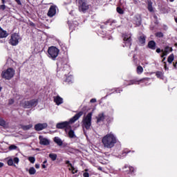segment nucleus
Returning <instances> with one entry per match:
<instances>
[{
    "label": "nucleus",
    "instance_id": "35",
    "mask_svg": "<svg viewBox=\"0 0 177 177\" xmlns=\"http://www.w3.org/2000/svg\"><path fill=\"white\" fill-rule=\"evenodd\" d=\"M28 160L30 161V162H31V164H34V162H35V157H29Z\"/></svg>",
    "mask_w": 177,
    "mask_h": 177
},
{
    "label": "nucleus",
    "instance_id": "23",
    "mask_svg": "<svg viewBox=\"0 0 177 177\" xmlns=\"http://www.w3.org/2000/svg\"><path fill=\"white\" fill-rule=\"evenodd\" d=\"M174 54H171L168 58H167V62L168 63H169V64H171L172 62H174Z\"/></svg>",
    "mask_w": 177,
    "mask_h": 177
},
{
    "label": "nucleus",
    "instance_id": "1",
    "mask_svg": "<svg viewBox=\"0 0 177 177\" xmlns=\"http://www.w3.org/2000/svg\"><path fill=\"white\" fill-rule=\"evenodd\" d=\"M84 114L83 111H80L77 113H76L72 118L69 120V121H65L62 122H59L56 124V128L57 129H64L65 128V132H67V129H71V126L70 124H74L75 121L80 120L81 117H82Z\"/></svg>",
    "mask_w": 177,
    "mask_h": 177
},
{
    "label": "nucleus",
    "instance_id": "55",
    "mask_svg": "<svg viewBox=\"0 0 177 177\" xmlns=\"http://www.w3.org/2000/svg\"><path fill=\"white\" fill-rule=\"evenodd\" d=\"M134 3H138V1L137 0H133Z\"/></svg>",
    "mask_w": 177,
    "mask_h": 177
},
{
    "label": "nucleus",
    "instance_id": "52",
    "mask_svg": "<svg viewBox=\"0 0 177 177\" xmlns=\"http://www.w3.org/2000/svg\"><path fill=\"white\" fill-rule=\"evenodd\" d=\"M2 167H3V162H0V168H2Z\"/></svg>",
    "mask_w": 177,
    "mask_h": 177
},
{
    "label": "nucleus",
    "instance_id": "56",
    "mask_svg": "<svg viewBox=\"0 0 177 177\" xmlns=\"http://www.w3.org/2000/svg\"><path fill=\"white\" fill-rule=\"evenodd\" d=\"M156 75H157V77H158L160 75V73H157Z\"/></svg>",
    "mask_w": 177,
    "mask_h": 177
},
{
    "label": "nucleus",
    "instance_id": "21",
    "mask_svg": "<svg viewBox=\"0 0 177 177\" xmlns=\"http://www.w3.org/2000/svg\"><path fill=\"white\" fill-rule=\"evenodd\" d=\"M68 135L71 139H74V138H77V136H75V132H74V130L73 129L69 130Z\"/></svg>",
    "mask_w": 177,
    "mask_h": 177
},
{
    "label": "nucleus",
    "instance_id": "61",
    "mask_svg": "<svg viewBox=\"0 0 177 177\" xmlns=\"http://www.w3.org/2000/svg\"><path fill=\"white\" fill-rule=\"evenodd\" d=\"M164 60H165V57H163V59H162V62H164Z\"/></svg>",
    "mask_w": 177,
    "mask_h": 177
},
{
    "label": "nucleus",
    "instance_id": "12",
    "mask_svg": "<svg viewBox=\"0 0 177 177\" xmlns=\"http://www.w3.org/2000/svg\"><path fill=\"white\" fill-rule=\"evenodd\" d=\"M48 128V124L46 123H38L35 125V131H42V129H45Z\"/></svg>",
    "mask_w": 177,
    "mask_h": 177
},
{
    "label": "nucleus",
    "instance_id": "40",
    "mask_svg": "<svg viewBox=\"0 0 177 177\" xmlns=\"http://www.w3.org/2000/svg\"><path fill=\"white\" fill-rule=\"evenodd\" d=\"M5 9H6V6H5V4L0 6V10H5Z\"/></svg>",
    "mask_w": 177,
    "mask_h": 177
},
{
    "label": "nucleus",
    "instance_id": "62",
    "mask_svg": "<svg viewBox=\"0 0 177 177\" xmlns=\"http://www.w3.org/2000/svg\"><path fill=\"white\" fill-rule=\"evenodd\" d=\"M103 26H101V28H102Z\"/></svg>",
    "mask_w": 177,
    "mask_h": 177
},
{
    "label": "nucleus",
    "instance_id": "32",
    "mask_svg": "<svg viewBox=\"0 0 177 177\" xmlns=\"http://www.w3.org/2000/svg\"><path fill=\"white\" fill-rule=\"evenodd\" d=\"M116 10H117L118 13H119L120 15H124V10H122L121 8L118 7Z\"/></svg>",
    "mask_w": 177,
    "mask_h": 177
},
{
    "label": "nucleus",
    "instance_id": "51",
    "mask_svg": "<svg viewBox=\"0 0 177 177\" xmlns=\"http://www.w3.org/2000/svg\"><path fill=\"white\" fill-rule=\"evenodd\" d=\"M66 164H68L69 165V167H70V164H71V163H70V160H66Z\"/></svg>",
    "mask_w": 177,
    "mask_h": 177
},
{
    "label": "nucleus",
    "instance_id": "36",
    "mask_svg": "<svg viewBox=\"0 0 177 177\" xmlns=\"http://www.w3.org/2000/svg\"><path fill=\"white\" fill-rule=\"evenodd\" d=\"M17 149V146L15 145H12L9 147V150H16Z\"/></svg>",
    "mask_w": 177,
    "mask_h": 177
},
{
    "label": "nucleus",
    "instance_id": "37",
    "mask_svg": "<svg viewBox=\"0 0 177 177\" xmlns=\"http://www.w3.org/2000/svg\"><path fill=\"white\" fill-rule=\"evenodd\" d=\"M12 161H13V162H15V164H19V161H20V160L19 159V158L15 157V158H14Z\"/></svg>",
    "mask_w": 177,
    "mask_h": 177
},
{
    "label": "nucleus",
    "instance_id": "20",
    "mask_svg": "<svg viewBox=\"0 0 177 177\" xmlns=\"http://www.w3.org/2000/svg\"><path fill=\"white\" fill-rule=\"evenodd\" d=\"M54 142L56 143L58 146H63V141L59 137H55L54 138Z\"/></svg>",
    "mask_w": 177,
    "mask_h": 177
},
{
    "label": "nucleus",
    "instance_id": "25",
    "mask_svg": "<svg viewBox=\"0 0 177 177\" xmlns=\"http://www.w3.org/2000/svg\"><path fill=\"white\" fill-rule=\"evenodd\" d=\"M28 172L30 175H35V174L37 173V170H35V168L34 167H30Z\"/></svg>",
    "mask_w": 177,
    "mask_h": 177
},
{
    "label": "nucleus",
    "instance_id": "13",
    "mask_svg": "<svg viewBox=\"0 0 177 177\" xmlns=\"http://www.w3.org/2000/svg\"><path fill=\"white\" fill-rule=\"evenodd\" d=\"M57 8V7L56 6H51L49 8L48 16H49V17H53L55 15H56Z\"/></svg>",
    "mask_w": 177,
    "mask_h": 177
},
{
    "label": "nucleus",
    "instance_id": "46",
    "mask_svg": "<svg viewBox=\"0 0 177 177\" xmlns=\"http://www.w3.org/2000/svg\"><path fill=\"white\" fill-rule=\"evenodd\" d=\"M15 1L17 3H18V5H21V1H20V0H15Z\"/></svg>",
    "mask_w": 177,
    "mask_h": 177
},
{
    "label": "nucleus",
    "instance_id": "3",
    "mask_svg": "<svg viewBox=\"0 0 177 177\" xmlns=\"http://www.w3.org/2000/svg\"><path fill=\"white\" fill-rule=\"evenodd\" d=\"M82 124L83 128L91 129L92 125V113H88L86 116L83 118Z\"/></svg>",
    "mask_w": 177,
    "mask_h": 177
},
{
    "label": "nucleus",
    "instance_id": "16",
    "mask_svg": "<svg viewBox=\"0 0 177 177\" xmlns=\"http://www.w3.org/2000/svg\"><path fill=\"white\" fill-rule=\"evenodd\" d=\"M162 55H161V57H165V56H167L169 53V52H172V48L171 47H165L164 50H162Z\"/></svg>",
    "mask_w": 177,
    "mask_h": 177
},
{
    "label": "nucleus",
    "instance_id": "39",
    "mask_svg": "<svg viewBox=\"0 0 177 177\" xmlns=\"http://www.w3.org/2000/svg\"><path fill=\"white\" fill-rule=\"evenodd\" d=\"M136 82H137L136 80H130L127 85H133L134 84H136Z\"/></svg>",
    "mask_w": 177,
    "mask_h": 177
},
{
    "label": "nucleus",
    "instance_id": "60",
    "mask_svg": "<svg viewBox=\"0 0 177 177\" xmlns=\"http://www.w3.org/2000/svg\"><path fill=\"white\" fill-rule=\"evenodd\" d=\"M175 0H169L170 2H174Z\"/></svg>",
    "mask_w": 177,
    "mask_h": 177
},
{
    "label": "nucleus",
    "instance_id": "9",
    "mask_svg": "<svg viewBox=\"0 0 177 177\" xmlns=\"http://www.w3.org/2000/svg\"><path fill=\"white\" fill-rule=\"evenodd\" d=\"M89 9V6L87 5L84 0H79V10L81 12H86Z\"/></svg>",
    "mask_w": 177,
    "mask_h": 177
},
{
    "label": "nucleus",
    "instance_id": "30",
    "mask_svg": "<svg viewBox=\"0 0 177 177\" xmlns=\"http://www.w3.org/2000/svg\"><path fill=\"white\" fill-rule=\"evenodd\" d=\"M148 10H149V12H153V5L151 2L148 3Z\"/></svg>",
    "mask_w": 177,
    "mask_h": 177
},
{
    "label": "nucleus",
    "instance_id": "26",
    "mask_svg": "<svg viewBox=\"0 0 177 177\" xmlns=\"http://www.w3.org/2000/svg\"><path fill=\"white\" fill-rule=\"evenodd\" d=\"M140 44H145L146 42V36H140L139 38Z\"/></svg>",
    "mask_w": 177,
    "mask_h": 177
},
{
    "label": "nucleus",
    "instance_id": "58",
    "mask_svg": "<svg viewBox=\"0 0 177 177\" xmlns=\"http://www.w3.org/2000/svg\"><path fill=\"white\" fill-rule=\"evenodd\" d=\"M2 91V87L0 86V92Z\"/></svg>",
    "mask_w": 177,
    "mask_h": 177
},
{
    "label": "nucleus",
    "instance_id": "49",
    "mask_svg": "<svg viewBox=\"0 0 177 177\" xmlns=\"http://www.w3.org/2000/svg\"><path fill=\"white\" fill-rule=\"evenodd\" d=\"M156 52H157V53H160V52H161V49L157 48Z\"/></svg>",
    "mask_w": 177,
    "mask_h": 177
},
{
    "label": "nucleus",
    "instance_id": "44",
    "mask_svg": "<svg viewBox=\"0 0 177 177\" xmlns=\"http://www.w3.org/2000/svg\"><path fill=\"white\" fill-rule=\"evenodd\" d=\"M91 103H96V99L95 98H93L90 100Z\"/></svg>",
    "mask_w": 177,
    "mask_h": 177
},
{
    "label": "nucleus",
    "instance_id": "48",
    "mask_svg": "<svg viewBox=\"0 0 177 177\" xmlns=\"http://www.w3.org/2000/svg\"><path fill=\"white\" fill-rule=\"evenodd\" d=\"M6 3V0H1V3H3V5H5Z\"/></svg>",
    "mask_w": 177,
    "mask_h": 177
},
{
    "label": "nucleus",
    "instance_id": "31",
    "mask_svg": "<svg viewBox=\"0 0 177 177\" xmlns=\"http://www.w3.org/2000/svg\"><path fill=\"white\" fill-rule=\"evenodd\" d=\"M156 37H158V38H162L164 37V34L161 32H158L156 33Z\"/></svg>",
    "mask_w": 177,
    "mask_h": 177
},
{
    "label": "nucleus",
    "instance_id": "33",
    "mask_svg": "<svg viewBox=\"0 0 177 177\" xmlns=\"http://www.w3.org/2000/svg\"><path fill=\"white\" fill-rule=\"evenodd\" d=\"M73 76H68L67 78H66V82H68V84H70V82H73Z\"/></svg>",
    "mask_w": 177,
    "mask_h": 177
},
{
    "label": "nucleus",
    "instance_id": "24",
    "mask_svg": "<svg viewBox=\"0 0 177 177\" xmlns=\"http://www.w3.org/2000/svg\"><path fill=\"white\" fill-rule=\"evenodd\" d=\"M32 127V124L23 125L21 128L22 129H24V131H28V129H31Z\"/></svg>",
    "mask_w": 177,
    "mask_h": 177
},
{
    "label": "nucleus",
    "instance_id": "14",
    "mask_svg": "<svg viewBox=\"0 0 177 177\" xmlns=\"http://www.w3.org/2000/svg\"><path fill=\"white\" fill-rule=\"evenodd\" d=\"M105 26H111L113 28H115L117 26V21L114 19H109L108 21L104 23Z\"/></svg>",
    "mask_w": 177,
    "mask_h": 177
},
{
    "label": "nucleus",
    "instance_id": "15",
    "mask_svg": "<svg viewBox=\"0 0 177 177\" xmlns=\"http://www.w3.org/2000/svg\"><path fill=\"white\" fill-rule=\"evenodd\" d=\"M105 118L106 115H104V113L102 112L99 113L96 117L97 124H99V122H103Z\"/></svg>",
    "mask_w": 177,
    "mask_h": 177
},
{
    "label": "nucleus",
    "instance_id": "17",
    "mask_svg": "<svg viewBox=\"0 0 177 177\" xmlns=\"http://www.w3.org/2000/svg\"><path fill=\"white\" fill-rule=\"evenodd\" d=\"M54 102L57 106H59V104H62L63 103V98L57 95L56 97H54Z\"/></svg>",
    "mask_w": 177,
    "mask_h": 177
},
{
    "label": "nucleus",
    "instance_id": "29",
    "mask_svg": "<svg viewBox=\"0 0 177 177\" xmlns=\"http://www.w3.org/2000/svg\"><path fill=\"white\" fill-rule=\"evenodd\" d=\"M142 73H143V67L138 66L137 67V73L138 74H142Z\"/></svg>",
    "mask_w": 177,
    "mask_h": 177
},
{
    "label": "nucleus",
    "instance_id": "59",
    "mask_svg": "<svg viewBox=\"0 0 177 177\" xmlns=\"http://www.w3.org/2000/svg\"><path fill=\"white\" fill-rule=\"evenodd\" d=\"M116 93H120V91L116 90Z\"/></svg>",
    "mask_w": 177,
    "mask_h": 177
},
{
    "label": "nucleus",
    "instance_id": "8",
    "mask_svg": "<svg viewBox=\"0 0 177 177\" xmlns=\"http://www.w3.org/2000/svg\"><path fill=\"white\" fill-rule=\"evenodd\" d=\"M38 104V100H32L30 101H26L23 106L24 109H31V107H35Z\"/></svg>",
    "mask_w": 177,
    "mask_h": 177
},
{
    "label": "nucleus",
    "instance_id": "41",
    "mask_svg": "<svg viewBox=\"0 0 177 177\" xmlns=\"http://www.w3.org/2000/svg\"><path fill=\"white\" fill-rule=\"evenodd\" d=\"M124 168H129V171H131V172H133V167H128V166H124Z\"/></svg>",
    "mask_w": 177,
    "mask_h": 177
},
{
    "label": "nucleus",
    "instance_id": "19",
    "mask_svg": "<svg viewBox=\"0 0 177 177\" xmlns=\"http://www.w3.org/2000/svg\"><path fill=\"white\" fill-rule=\"evenodd\" d=\"M148 47L149 48V49H151L152 50H155V49H156V41H154L153 40L149 41Z\"/></svg>",
    "mask_w": 177,
    "mask_h": 177
},
{
    "label": "nucleus",
    "instance_id": "47",
    "mask_svg": "<svg viewBox=\"0 0 177 177\" xmlns=\"http://www.w3.org/2000/svg\"><path fill=\"white\" fill-rule=\"evenodd\" d=\"M35 168H36L37 169H39V164H36V165H35Z\"/></svg>",
    "mask_w": 177,
    "mask_h": 177
},
{
    "label": "nucleus",
    "instance_id": "34",
    "mask_svg": "<svg viewBox=\"0 0 177 177\" xmlns=\"http://www.w3.org/2000/svg\"><path fill=\"white\" fill-rule=\"evenodd\" d=\"M0 125L1 127H5V125H6V122H5L3 119L0 118Z\"/></svg>",
    "mask_w": 177,
    "mask_h": 177
},
{
    "label": "nucleus",
    "instance_id": "42",
    "mask_svg": "<svg viewBox=\"0 0 177 177\" xmlns=\"http://www.w3.org/2000/svg\"><path fill=\"white\" fill-rule=\"evenodd\" d=\"M13 103H15V100H13V99L9 100L8 104L11 105L13 104Z\"/></svg>",
    "mask_w": 177,
    "mask_h": 177
},
{
    "label": "nucleus",
    "instance_id": "11",
    "mask_svg": "<svg viewBox=\"0 0 177 177\" xmlns=\"http://www.w3.org/2000/svg\"><path fill=\"white\" fill-rule=\"evenodd\" d=\"M133 23L138 27L142 24V17L139 15H136L133 18Z\"/></svg>",
    "mask_w": 177,
    "mask_h": 177
},
{
    "label": "nucleus",
    "instance_id": "50",
    "mask_svg": "<svg viewBox=\"0 0 177 177\" xmlns=\"http://www.w3.org/2000/svg\"><path fill=\"white\" fill-rule=\"evenodd\" d=\"M41 167L43 169L46 168V165H45V164H44V163L41 165Z\"/></svg>",
    "mask_w": 177,
    "mask_h": 177
},
{
    "label": "nucleus",
    "instance_id": "54",
    "mask_svg": "<svg viewBox=\"0 0 177 177\" xmlns=\"http://www.w3.org/2000/svg\"><path fill=\"white\" fill-rule=\"evenodd\" d=\"M176 64H174V68H176Z\"/></svg>",
    "mask_w": 177,
    "mask_h": 177
},
{
    "label": "nucleus",
    "instance_id": "10",
    "mask_svg": "<svg viewBox=\"0 0 177 177\" xmlns=\"http://www.w3.org/2000/svg\"><path fill=\"white\" fill-rule=\"evenodd\" d=\"M39 140L40 145H42L43 146H49L50 145V140L42 136H39Z\"/></svg>",
    "mask_w": 177,
    "mask_h": 177
},
{
    "label": "nucleus",
    "instance_id": "4",
    "mask_svg": "<svg viewBox=\"0 0 177 177\" xmlns=\"http://www.w3.org/2000/svg\"><path fill=\"white\" fill-rule=\"evenodd\" d=\"M15 76V70L12 68H9L7 70L4 71L1 73L2 78L5 80H12Z\"/></svg>",
    "mask_w": 177,
    "mask_h": 177
},
{
    "label": "nucleus",
    "instance_id": "7",
    "mask_svg": "<svg viewBox=\"0 0 177 177\" xmlns=\"http://www.w3.org/2000/svg\"><path fill=\"white\" fill-rule=\"evenodd\" d=\"M132 35L127 33L123 35V41L125 46H129L131 48V45H132Z\"/></svg>",
    "mask_w": 177,
    "mask_h": 177
},
{
    "label": "nucleus",
    "instance_id": "18",
    "mask_svg": "<svg viewBox=\"0 0 177 177\" xmlns=\"http://www.w3.org/2000/svg\"><path fill=\"white\" fill-rule=\"evenodd\" d=\"M8 35H9L8 32H6V30H4L1 28H0V38H6Z\"/></svg>",
    "mask_w": 177,
    "mask_h": 177
},
{
    "label": "nucleus",
    "instance_id": "57",
    "mask_svg": "<svg viewBox=\"0 0 177 177\" xmlns=\"http://www.w3.org/2000/svg\"><path fill=\"white\" fill-rule=\"evenodd\" d=\"M46 162H47V160H44L43 164H46Z\"/></svg>",
    "mask_w": 177,
    "mask_h": 177
},
{
    "label": "nucleus",
    "instance_id": "38",
    "mask_svg": "<svg viewBox=\"0 0 177 177\" xmlns=\"http://www.w3.org/2000/svg\"><path fill=\"white\" fill-rule=\"evenodd\" d=\"M8 165H10V166L13 165V159H10L8 160Z\"/></svg>",
    "mask_w": 177,
    "mask_h": 177
},
{
    "label": "nucleus",
    "instance_id": "43",
    "mask_svg": "<svg viewBox=\"0 0 177 177\" xmlns=\"http://www.w3.org/2000/svg\"><path fill=\"white\" fill-rule=\"evenodd\" d=\"M83 176H84V177H89V173H88V172L84 173V174H83Z\"/></svg>",
    "mask_w": 177,
    "mask_h": 177
},
{
    "label": "nucleus",
    "instance_id": "63",
    "mask_svg": "<svg viewBox=\"0 0 177 177\" xmlns=\"http://www.w3.org/2000/svg\"><path fill=\"white\" fill-rule=\"evenodd\" d=\"M176 64H177V62H176Z\"/></svg>",
    "mask_w": 177,
    "mask_h": 177
},
{
    "label": "nucleus",
    "instance_id": "5",
    "mask_svg": "<svg viewBox=\"0 0 177 177\" xmlns=\"http://www.w3.org/2000/svg\"><path fill=\"white\" fill-rule=\"evenodd\" d=\"M48 57H50L53 59V60H55L56 57L59 56V50L55 46H51L48 48Z\"/></svg>",
    "mask_w": 177,
    "mask_h": 177
},
{
    "label": "nucleus",
    "instance_id": "28",
    "mask_svg": "<svg viewBox=\"0 0 177 177\" xmlns=\"http://www.w3.org/2000/svg\"><path fill=\"white\" fill-rule=\"evenodd\" d=\"M76 26H78V22H77L76 21H74L73 25L69 26V28H71V30H75Z\"/></svg>",
    "mask_w": 177,
    "mask_h": 177
},
{
    "label": "nucleus",
    "instance_id": "22",
    "mask_svg": "<svg viewBox=\"0 0 177 177\" xmlns=\"http://www.w3.org/2000/svg\"><path fill=\"white\" fill-rule=\"evenodd\" d=\"M70 168H69V171H72V174H77V172H78V170L76 169L74 166L72 164H70Z\"/></svg>",
    "mask_w": 177,
    "mask_h": 177
},
{
    "label": "nucleus",
    "instance_id": "27",
    "mask_svg": "<svg viewBox=\"0 0 177 177\" xmlns=\"http://www.w3.org/2000/svg\"><path fill=\"white\" fill-rule=\"evenodd\" d=\"M49 157L52 159L53 161H56V158H57V155L56 153H50Z\"/></svg>",
    "mask_w": 177,
    "mask_h": 177
},
{
    "label": "nucleus",
    "instance_id": "45",
    "mask_svg": "<svg viewBox=\"0 0 177 177\" xmlns=\"http://www.w3.org/2000/svg\"><path fill=\"white\" fill-rule=\"evenodd\" d=\"M57 67H60V66H63L62 64V62H58L57 63Z\"/></svg>",
    "mask_w": 177,
    "mask_h": 177
},
{
    "label": "nucleus",
    "instance_id": "53",
    "mask_svg": "<svg viewBox=\"0 0 177 177\" xmlns=\"http://www.w3.org/2000/svg\"><path fill=\"white\" fill-rule=\"evenodd\" d=\"M165 63V70H167V62H164Z\"/></svg>",
    "mask_w": 177,
    "mask_h": 177
},
{
    "label": "nucleus",
    "instance_id": "2",
    "mask_svg": "<svg viewBox=\"0 0 177 177\" xmlns=\"http://www.w3.org/2000/svg\"><path fill=\"white\" fill-rule=\"evenodd\" d=\"M102 143L104 149H113L117 143V137L111 132L102 138Z\"/></svg>",
    "mask_w": 177,
    "mask_h": 177
},
{
    "label": "nucleus",
    "instance_id": "6",
    "mask_svg": "<svg viewBox=\"0 0 177 177\" xmlns=\"http://www.w3.org/2000/svg\"><path fill=\"white\" fill-rule=\"evenodd\" d=\"M21 39V38L20 37V35H19V34L14 33L11 35V38L10 39V44L12 46H16L19 45V42L20 41Z\"/></svg>",
    "mask_w": 177,
    "mask_h": 177
}]
</instances>
